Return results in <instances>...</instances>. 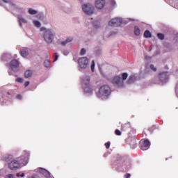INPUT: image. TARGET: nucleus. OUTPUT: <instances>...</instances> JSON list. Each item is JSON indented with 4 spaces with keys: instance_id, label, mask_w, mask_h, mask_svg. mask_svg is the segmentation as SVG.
I'll return each mask as SVG.
<instances>
[{
    "instance_id": "14",
    "label": "nucleus",
    "mask_w": 178,
    "mask_h": 178,
    "mask_svg": "<svg viewBox=\"0 0 178 178\" xmlns=\"http://www.w3.org/2000/svg\"><path fill=\"white\" fill-rule=\"evenodd\" d=\"M20 54L24 58L29 55V50L26 48H23L21 49Z\"/></svg>"
},
{
    "instance_id": "33",
    "label": "nucleus",
    "mask_w": 178,
    "mask_h": 178,
    "mask_svg": "<svg viewBox=\"0 0 178 178\" xmlns=\"http://www.w3.org/2000/svg\"><path fill=\"white\" fill-rule=\"evenodd\" d=\"M7 177H8V178H15V175L13 174H9L8 175H7Z\"/></svg>"
},
{
    "instance_id": "38",
    "label": "nucleus",
    "mask_w": 178,
    "mask_h": 178,
    "mask_svg": "<svg viewBox=\"0 0 178 178\" xmlns=\"http://www.w3.org/2000/svg\"><path fill=\"white\" fill-rule=\"evenodd\" d=\"M3 2H5V3H8V2H9V0H3Z\"/></svg>"
},
{
    "instance_id": "19",
    "label": "nucleus",
    "mask_w": 178,
    "mask_h": 178,
    "mask_svg": "<svg viewBox=\"0 0 178 178\" xmlns=\"http://www.w3.org/2000/svg\"><path fill=\"white\" fill-rule=\"evenodd\" d=\"M72 41H73V38H69L65 41H63L61 42V45L65 47V45H66V44H68V42H72Z\"/></svg>"
},
{
    "instance_id": "28",
    "label": "nucleus",
    "mask_w": 178,
    "mask_h": 178,
    "mask_svg": "<svg viewBox=\"0 0 178 178\" xmlns=\"http://www.w3.org/2000/svg\"><path fill=\"white\" fill-rule=\"evenodd\" d=\"M16 176L17 177H24V173L20 174V172H17Z\"/></svg>"
},
{
    "instance_id": "8",
    "label": "nucleus",
    "mask_w": 178,
    "mask_h": 178,
    "mask_svg": "<svg viewBox=\"0 0 178 178\" xmlns=\"http://www.w3.org/2000/svg\"><path fill=\"white\" fill-rule=\"evenodd\" d=\"M78 63L81 69H86L88 66V58L87 57H81L78 60Z\"/></svg>"
},
{
    "instance_id": "1",
    "label": "nucleus",
    "mask_w": 178,
    "mask_h": 178,
    "mask_svg": "<svg viewBox=\"0 0 178 178\" xmlns=\"http://www.w3.org/2000/svg\"><path fill=\"white\" fill-rule=\"evenodd\" d=\"M29 159L24 156H22L17 158V160L14 159L8 163V168L10 170H17L20 169L22 166H26Z\"/></svg>"
},
{
    "instance_id": "12",
    "label": "nucleus",
    "mask_w": 178,
    "mask_h": 178,
    "mask_svg": "<svg viewBox=\"0 0 178 178\" xmlns=\"http://www.w3.org/2000/svg\"><path fill=\"white\" fill-rule=\"evenodd\" d=\"M39 173H41L42 175H43V176H44V177L47 178H49L51 177V173L49 172V171L47 170L44 168H39Z\"/></svg>"
},
{
    "instance_id": "3",
    "label": "nucleus",
    "mask_w": 178,
    "mask_h": 178,
    "mask_svg": "<svg viewBox=\"0 0 178 178\" xmlns=\"http://www.w3.org/2000/svg\"><path fill=\"white\" fill-rule=\"evenodd\" d=\"M82 87L85 92H92V86L90 83V77L85 76L82 80Z\"/></svg>"
},
{
    "instance_id": "35",
    "label": "nucleus",
    "mask_w": 178,
    "mask_h": 178,
    "mask_svg": "<svg viewBox=\"0 0 178 178\" xmlns=\"http://www.w3.org/2000/svg\"><path fill=\"white\" fill-rule=\"evenodd\" d=\"M22 97L21 95H17V99H22Z\"/></svg>"
},
{
    "instance_id": "30",
    "label": "nucleus",
    "mask_w": 178,
    "mask_h": 178,
    "mask_svg": "<svg viewBox=\"0 0 178 178\" xmlns=\"http://www.w3.org/2000/svg\"><path fill=\"white\" fill-rule=\"evenodd\" d=\"M80 55H82V56L86 55V49L84 48L81 49Z\"/></svg>"
},
{
    "instance_id": "18",
    "label": "nucleus",
    "mask_w": 178,
    "mask_h": 178,
    "mask_svg": "<svg viewBox=\"0 0 178 178\" xmlns=\"http://www.w3.org/2000/svg\"><path fill=\"white\" fill-rule=\"evenodd\" d=\"M144 37L145 38H151V37H152V35L151 34V32H149V31L146 30L144 32Z\"/></svg>"
},
{
    "instance_id": "4",
    "label": "nucleus",
    "mask_w": 178,
    "mask_h": 178,
    "mask_svg": "<svg viewBox=\"0 0 178 178\" xmlns=\"http://www.w3.org/2000/svg\"><path fill=\"white\" fill-rule=\"evenodd\" d=\"M111 95V88L108 86H103L99 90L100 97H108Z\"/></svg>"
},
{
    "instance_id": "13",
    "label": "nucleus",
    "mask_w": 178,
    "mask_h": 178,
    "mask_svg": "<svg viewBox=\"0 0 178 178\" xmlns=\"http://www.w3.org/2000/svg\"><path fill=\"white\" fill-rule=\"evenodd\" d=\"M10 67L12 70H15V69H17L19 67V61L16 59L11 60L10 63Z\"/></svg>"
},
{
    "instance_id": "29",
    "label": "nucleus",
    "mask_w": 178,
    "mask_h": 178,
    "mask_svg": "<svg viewBox=\"0 0 178 178\" xmlns=\"http://www.w3.org/2000/svg\"><path fill=\"white\" fill-rule=\"evenodd\" d=\"M59 58V56L58 55V53H54V62H56V60Z\"/></svg>"
},
{
    "instance_id": "36",
    "label": "nucleus",
    "mask_w": 178,
    "mask_h": 178,
    "mask_svg": "<svg viewBox=\"0 0 178 178\" xmlns=\"http://www.w3.org/2000/svg\"><path fill=\"white\" fill-rule=\"evenodd\" d=\"M46 29L44 27H42L40 29V31H45Z\"/></svg>"
},
{
    "instance_id": "34",
    "label": "nucleus",
    "mask_w": 178,
    "mask_h": 178,
    "mask_svg": "<svg viewBox=\"0 0 178 178\" xmlns=\"http://www.w3.org/2000/svg\"><path fill=\"white\" fill-rule=\"evenodd\" d=\"M29 84H30L29 81H26L24 83V86H25V87H29Z\"/></svg>"
},
{
    "instance_id": "25",
    "label": "nucleus",
    "mask_w": 178,
    "mask_h": 178,
    "mask_svg": "<svg viewBox=\"0 0 178 178\" xmlns=\"http://www.w3.org/2000/svg\"><path fill=\"white\" fill-rule=\"evenodd\" d=\"M33 23L36 27H41V23H40V22L34 21Z\"/></svg>"
},
{
    "instance_id": "9",
    "label": "nucleus",
    "mask_w": 178,
    "mask_h": 178,
    "mask_svg": "<svg viewBox=\"0 0 178 178\" xmlns=\"http://www.w3.org/2000/svg\"><path fill=\"white\" fill-rule=\"evenodd\" d=\"M159 79L163 83H166L169 80V76L168 75V72H161L159 75Z\"/></svg>"
},
{
    "instance_id": "24",
    "label": "nucleus",
    "mask_w": 178,
    "mask_h": 178,
    "mask_svg": "<svg viewBox=\"0 0 178 178\" xmlns=\"http://www.w3.org/2000/svg\"><path fill=\"white\" fill-rule=\"evenodd\" d=\"M94 69H95V61L92 60L91 64V70L94 72Z\"/></svg>"
},
{
    "instance_id": "31",
    "label": "nucleus",
    "mask_w": 178,
    "mask_h": 178,
    "mask_svg": "<svg viewBox=\"0 0 178 178\" xmlns=\"http://www.w3.org/2000/svg\"><path fill=\"white\" fill-rule=\"evenodd\" d=\"M150 69H152V70L153 72H156V68L155 67V66H154V65H150Z\"/></svg>"
},
{
    "instance_id": "16",
    "label": "nucleus",
    "mask_w": 178,
    "mask_h": 178,
    "mask_svg": "<svg viewBox=\"0 0 178 178\" xmlns=\"http://www.w3.org/2000/svg\"><path fill=\"white\" fill-rule=\"evenodd\" d=\"M33 76V71L32 70H26L24 74V77L26 79H29V77H31Z\"/></svg>"
},
{
    "instance_id": "23",
    "label": "nucleus",
    "mask_w": 178,
    "mask_h": 178,
    "mask_svg": "<svg viewBox=\"0 0 178 178\" xmlns=\"http://www.w3.org/2000/svg\"><path fill=\"white\" fill-rule=\"evenodd\" d=\"M44 65L45 67H49L51 66V62L49 60H47L44 62Z\"/></svg>"
},
{
    "instance_id": "15",
    "label": "nucleus",
    "mask_w": 178,
    "mask_h": 178,
    "mask_svg": "<svg viewBox=\"0 0 178 178\" xmlns=\"http://www.w3.org/2000/svg\"><path fill=\"white\" fill-rule=\"evenodd\" d=\"M134 81H136V76L134 75H131L129 76L127 83V84H133V83H134Z\"/></svg>"
},
{
    "instance_id": "11",
    "label": "nucleus",
    "mask_w": 178,
    "mask_h": 178,
    "mask_svg": "<svg viewBox=\"0 0 178 178\" xmlns=\"http://www.w3.org/2000/svg\"><path fill=\"white\" fill-rule=\"evenodd\" d=\"M105 6V0H97L95 1V7L97 9H103Z\"/></svg>"
},
{
    "instance_id": "7",
    "label": "nucleus",
    "mask_w": 178,
    "mask_h": 178,
    "mask_svg": "<svg viewBox=\"0 0 178 178\" xmlns=\"http://www.w3.org/2000/svg\"><path fill=\"white\" fill-rule=\"evenodd\" d=\"M82 10L86 15H92L94 13V6L90 3L85 4L82 6Z\"/></svg>"
},
{
    "instance_id": "37",
    "label": "nucleus",
    "mask_w": 178,
    "mask_h": 178,
    "mask_svg": "<svg viewBox=\"0 0 178 178\" xmlns=\"http://www.w3.org/2000/svg\"><path fill=\"white\" fill-rule=\"evenodd\" d=\"M130 174H126L125 175V178H129V177H130Z\"/></svg>"
},
{
    "instance_id": "22",
    "label": "nucleus",
    "mask_w": 178,
    "mask_h": 178,
    "mask_svg": "<svg viewBox=\"0 0 178 178\" xmlns=\"http://www.w3.org/2000/svg\"><path fill=\"white\" fill-rule=\"evenodd\" d=\"M157 37L159 40H165V35L163 33H158Z\"/></svg>"
},
{
    "instance_id": "26",
    "label": "nucleus",
    "mask_w": 178,
    "mask_h": 178,
    "mask_svg": "<svg viewBox=\"0 0 178 178\" xmlns=\"http://www.w3.org/2000/svg\"><path fill=\"white\" fill-rule=\"evenodd\" d=\"M115 134L116 136H122V132H121L119 129H116V130L115 131Z\"/></svg>"
},
{
    "instance_id": "5",
    "label": "nucleus",
    "mask_w": 178,
    "mask_h": 178,
    "mask_svg": "<svg viewBox=\"0 0 178 178\" xmlns=\"http://www.w3.org/2000/svg\"><path fill=\"white\" fill-rule=\"evenodd\" d=\"M43 37L44 41L47 42V44H51V42L54 41V33H52V32L49 29L45 31Z\"/></svg>"
},
{
    "instance_id": "2",
    "label": "nucleus",
    "mask_w": 178,
    "mask_h": 178,
    "mask_svg": "<svg viewBox=\"0 0 178 178\" xmlns=\"http://www.w3.org/2000/svg\"><path fill=\"white\" fill-rule=\"evenodd\" d=\"M128 76L129 75L126 72L122 74V79L119 76H115L113 79V84H114L115 86H117V87H123L124 84V82L123 81V80H126Z\"/></svg>"
},
{
    "instance_id": "6",
    "label": "nucleus",
    "mask_w": 178,
    "mask_h": 178,
    "mask_svg": "<svg viewBox=\"0 0 178 178\" xmlns=\"http://www.w3.org/2000/svg\"><path fill=\"white\" fill-rule=\"evenodd\" d=\"M122 23H123V19H122V18L115 17L109 21L108 25L111 27H119V26L122 25Z\"/></svg>"
},
{
    "instance_id": "17",
    "label": "nucleus",
    "mask_w": 178,
    "mask_h": 178,
    "mask_svg": "<svg viewBox=\"0 0 178 178\" xmlns=\"http://www.w3.org/2000/svg\"><path fill=\"white\" fill-rule=\"evenodd\" d=\"M18 20H19V25L21 26L22 23H27V21H26V19H24V18H23L22 15H18Z\"/></svg>"
},
{
    "instance_id": "27",
    "label": "nucleus",
    "mask_w": 178,
    "mask_h": 178,
    "mask_svg": "<svg viewBox=\"0 0 178 178\" xmlns=\"http://www.w3.org/2000/svg\"><path fill=\"white\" fill-rule=\"evenodd\" d=\"M105 147L107 149H109V147H111V142H107L105 143Z\"/></svg>"
},
{
    "instance_id": "20",
    "label": "nucleus",
    "mask_w": 178,
    "mask_h": 178,
    "mask_svg": "<svg viewBox=\"0 0 178 178\" xmlns=\"http://www.w3.org/2000/svg\"><path fill=\"white\" fill-rule=\"evenodd\" d=\"M134 34L135 35H140V28L138 26H135Z\"/></svg>"
},
{
    "instance_id": "21",
    "label": "nucleus",
    "mask_w": 178,
    "mask_h": 178,
    "mask_svg": "<svg viewBox=\"0 0 178 178\" xmlns=\"http://www.w3.org/2000/svg\"><path fill=\"white\" fill-rule=\"evenodd\" d=\"M29 13H30V15H37V11L35 10H33L32 8H29Z\"/></svg>"
},
{
    "instance_id": "10",
    "label": "nucleus",
    "mask_w": 178,
    "mask_h": 178,
    "mask_svg": "<svg viewBox=\"0 0 178 178\" xmlns=\"http://www.w3.org/2000/svg\"><path fill=\"white\" fill-rule=\"evenodd\" d=\"M149 140H145L143 142L140 143V149H142V151H147V149H149Z\"/></svg>"
},
{
    "instance_id": "32",
    "label": "nucleus",
    "mask_w": 178,
    "mask_h": 178,
    "mask_svg": "<svg viewBox=\"0 0 178 178\" xmlns=\"http://www.w3.org/2000/svg\"><path fill=\"white\" fill-rule=\"evenodd\" d=\"M15 81H17V83H23V79H22V78H17Z\"/></svg>"
}]
</instances>
